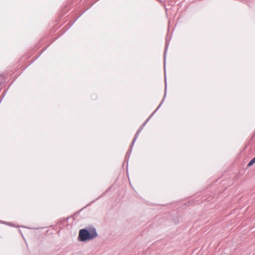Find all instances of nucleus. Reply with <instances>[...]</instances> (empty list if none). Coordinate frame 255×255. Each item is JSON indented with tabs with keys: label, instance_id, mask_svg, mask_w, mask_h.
<instances>
[{
	"label": "nucleus",
	"instance_id": "f257e3e1",
	"mask_svg": "<svg viewBox=\"0 0 255 255\" xmlns=\"http://www.w3.org/2000/svg\"><path fill=\"white\" fill-rule=\"evenodd\" d=\"M98 235L95 229L88 231L86 229H81L79 231L78 238L80 241L84 242L92 240L97 237Z\"/></svg>",
	"mask_w": 255,
	"mask_h": 255
},
{
	"label": "nucleus",
	"instance_id": "f03ea898",
	"mask_svg": "<svg viewBox=\"0 0 255 255\" xmlns=\"http://www.w3.org/2000/svg\"><path fill=\"white\" fill-rule=\"evenodd\" d=\"M255 162V157H254L248 164V166H252L254 163Z\"/></svg>",
	"mask_w": 255,
	"mask_h": 255
}]
</instances>
